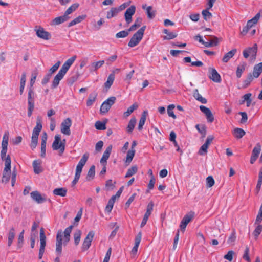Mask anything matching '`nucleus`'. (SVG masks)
<instances>
[{
	"label": "nucleus",
	"mask_w": 262,
	"mask_h": 262,
	"mask_svg": "<svg viewBox=\"0 0 262 262\" xmlns=\"http://www.w3.org/2000/svg\"><path fill=\"white\" fill-rule=\"evenodd\" d=\"M67 189L66 188H56L53 190V194L61 196H65L67 195Z\"/></svg>",
	"instance_id": "c9c22d12"
},
{
	"label": "nucleus",
	"mask_w": 262,
	"mask_h": 262,
	"mask_svg": "<svg viewBox=\"0 0 262 262\" xmlns=\"http://www.w3.org/2000/svg\"><path fill=\"white\" fill-rule=\"evenodd\" d=\"M145 29L146 26H144L133 35L128 42V45L129 47H134L139 43L143 38Z\"/></svg>",
	"instance_id": "f03ea898"
},
{
	"label": "nucleus",
	"mask_w": 262,
	"mask_h": 262,
	"mask_svg": "<svg viewBox=\"0 0 262 262\" xmlns=\"http://www.w3.org/2000/svg\"><path fill=\"white\" fill-rule=\"evenodd\" d=\"M195 128L203 136V137L205 136L206 130V127L204 125H202L200 126L199 124H196L195 125Z\"/></svg>",
	"instance_id": "603ef678"
},
{
	"label": "nucleus",
	"mask_w": 262,
	"mask_h": 262,
	"mask_svg": "<svg viewBox=\"0 0 262 262\" xmlns=\"http://www.w3.org/2000/svg\"><path fill=\"white\" fill-rule=\"evenodd\" d=\"M129 32L128 30L127 31L123 30L120 31L116 34V37L117 38H124L128 35Z\"/></svg>",
	"instance_id": "bf43d9fd"
},
{
	"label": "nucleus",
	"mask_w": 262,
	"mask_h": 262,
	"mask_svg": "<svg viewBox=\"0 0 262 262\" xmlns=\"http://www.w3.org/2000/svg\"><path fill=\"white\" fill-rule=\"evenodd\" d=\"M63 233L62 231H59L56 235V253L57 256H60L62 253V241Z\"/></svg>",
	"instance_id": "1a4fd4ad"
},
{
	"label": "nucleus",
	"mask_w": 262,
	"mask_h": 262,
	"mask_svg": "<svg viewBox=\"0 0 262 262\" xmlns=\"http://www.w3.org/2000/svg\"><path fill=\"white\" fill-rule=\"evenodd\" d=\"M254 79V77L252 76L251 73H249L246 79H245L243 82V84L242 86V89H246L249 86L251 82Z\"/></svg>",
	"instance_id": "7c9ffc66"
},
{
	"label": "nucleus",
	"mask_w": 262,
	"mask_h": 262,
	"mask_svg": "<svg viewBox=\"0 0 262 262\" xmlns=\"http://www.w3.org/2000/svg\"><path fill=\"white\" fill-rule=\"evenodd\" d=\"M95 233L93 231H90L85 238L82 246V250L85 251L89 249L91 245L92 241L94 238Z\"/></svg>",
	"instance_id": "0eeeda50"
},
{
	"label": "nucleus",
	"mask_w": 262,
	"mask_h": 262,
	"mask_svg": "<svg viewBox=\"0 0 262 262\" xmlns=\"http://www.w3.org/2000/svg\"><path fill=\"white\" fill-rule=\"evenodd\" d=\"M135 149H130L127 151L125 161L126 163L129 164L131 162L135 156Z\"/></svg>",
	"instance_id": "a18cd8bd"
},
{
	"label": "nucleus",
	"mask_w": 262,
	"mask_h": 262,
	"mask_svg": "<svg viewBox=\"0 0 262 262\" xmlns=\"http://www.w3.org/2000/svg\"><path fill=\"white\" fill-rule=\"evenodd\" d=\"M208 148V147L205 145L203 144L199 149V154L202 156H204L207 152Z\"/></svg>",
	"instance_id": "338daca9"
},
{
	"label": "nucleus",
	"mask_w": 262,
	"mask_h": 262,
	"mask_svg": "<svg viewBox=\"0 0 262 262\" xmlns=\"http://www.w3.org/2000/svg\"><path fill=\"white\" fill-rule=\"evenodd\" d=\"M86 17V15H82L79 16L78 17L75 18L72 21L70 22L68 24V27H70L71 26H73L75 25H76L78 23H81L82 21H83L85 18Z\"/></svg>",
	"instance_id": "2f4dec72"
},
{
	"label": "nucleus",
	"mask_w": 262,
	"mask_h": 262,
	"mask_svg": "<svg viewBox=\"0 0 262 262\" xmlns=\"http://www.w3.org/2000/svg\"><path fill=\"white\" fill-rule=\"evenodd\" d=\"M138 171V167L136 165L132 166L129 168L125 176V178H129L135 174Z\"/></svg>",
	"instance_id": "79ce46f5"
},
{
	"label": "nucleus",
	"mask_w": 262,
	"mask_h": 262,
	"mask_svg": "<svg viewBox=\"0 0 262 262\" xmlns=\"http://www.w3.org/2000/svg\"><path fill=\"white\" fill-rule=\"evenodd\" d=\"M245 134V132L240 128H235L233 132V135L237 139L242 138Z\"/></svg>",
	"instance_id": "473e14b6"
},
{
	"label": "nucleus",
	"mask_w": 262,
	"mask_h": 262,
	"mask_svg": "<svg viewBox=\"0 0 262 262\" xmlns=\"http://www.w3.org/2000/svg\"><path fill=\"white\" fill-rule=\"evenodd\" d=\"M66 140L61 141V137L59 135L55 136L54 141L52 144V148L54 150H59V154L61 155L65 149Z\"/></svg>",
	"instance_id": "20e7f679"
},
{
	"label": "nucleus",
	"mask_w": 262,
	"mask_h": 262,
	"mask_svg": "<svg viewBox=\"0 0 262 262\" xmlns=\"http://www.w3.org/2000/svg\"><path fill=\"white\" fill-rule=\"evenodd\" d=\"M15 229L12 227L9 231L8 233V246L10 247L13 242L15 236Z\"/></svg>",
	"instance_id": "a878e982"
},
{
	"label": "nucleus",
	"mask_w": 262,
	"mask_h": 262,
	"mask_svg": "<svg viewBox=\"0 0 262 262\" xmlns=\"http://www.w3.org/2000/svg\"><path fill=\"white\" fill-rule=\"evenodd\" d=\"M262 73V62L254 66L252 74L254 78H258Z\"/></svg>",
	"instance_id": "4be33fe9"
},
{
	"label": "nucleus",
	"mask_w": 262,
	"mask_h": 262,
	"mask_svg": "<svg viewBox=\"0 0 262 262\" xmlns=\"http://www.w3.org/2000/svg\"><path fill=\"white\" fill-rule=\"evenodd\" d=\"M148 114L147 111H144L141 115V117L140 119L139 122L138 124V129L139 130H141L143 128V126L145 124L146 116Z\"/></svg>",
	"instance_id": "cd10ccee"
},
{
	"label": "nucleus",
	"mask_w": 262,
	"mask_h": 262,
	"mask_svg": "<svg viewBox=\"0 0 262 262\" xmlns=\"http://www.w3.org/2000/svg\"><path fill=\"white\" fill-rule=\"evenodd\" d=\"M218 44V38L214 36L213 38L208 41H205L204 46L206 47H210L213 46H216Z\"/></svg>",
	"instance_id": "c03bdc74"
},
{
	"label": "nucleus",
	"mask_w": 262,
	"mask_h": 262,
	"mask_svg": "<svg viewBox=\"0 0 262 262\" xmlns=\"http://www.w3.org/2000/svg\"><path fill=\"white\" fill-rule=\"evenodd\" d=\"M117 58V55H113L111 56V57L107 58L106 59V63L107 65L111 64L113 62H114Z\"/></svg>",
	"instance_id": "69168bd1"
},
{
	"label": "nucleus",
	"mask_w": 262,
	"mask_h": 262,
	"mask_svg": "<svg viewBox=\"0 0 262 262\" xmlns=\"http://www.w3.org/2000/svg\"><path fill=\"white\" fill-rule=\"evenodd\" d=\"M60 64V62H57L53 66H52L49 70L48 74L52 76V74L55 73L59 68Z\"/></svg>",
	"instance_id": "4d7b16f0"
},
{
	"label": "nucleus",
	"mask_w": 262,
	"mask_h": 262,
	"mask_svg": "<svg viewBox=\"0 0 262 262\" xmlns=\"http://www.w3.org/2000/svg\"><path fill=\"white\" fill-rule=\"evenodd\" d=\"M138 107V105L135 103L133 105H132L129 107H128L126 112H125L123 114V115L125 117H128L133 111L137 109Z\"/></svg>",
	"instance_id": "a19ab883"
},
{
	"label": "nucleus",
	"mask_w": 262,
	"mask_h": 262,
	"mask_svg": "<svg viewBox=\"0 0 262 262\" xmlns=\"http://www.w3.org/2000/svg\"><path fill=\"white\" fill-rule=\"evenodd\" d=\"M209 71L210 73V75L209 76V77L210 79H211L214 82L218 83L221 81L222 80L221 76L214 68L210 69Z\"/></svg>",
	"instance_id": "dca6fc26"
},
{
	"label": "nucleus",
	"mask_w": 262,
	"mask_h": 262,
	"mask_svg": "<svg viewBox=\"0 0 262 262\" xmlns=\"http://www.w3.org/2000/svg\"><path fill=\"white\" fill-rule=\"evenodd\" d=\"M116 100V98L115 97L112 96L108 98L107 100L104 101V102L111 107L115 103Z\"/></svg>",
	"instance_id": "774afa93"
},
{
	"label": "nucleus",
	"mask_w": 262,
	"mask_h": 262,
	"mask_svg": "<svg viewBox=\"0 0 262 262\" xmlns=\"http://www.w3.org/2000/svg\"><path fill=\"white\" fill-rule=\"evenodd\" d=\"M115 79V71H113L108 76L107 81L104 83V86L106 89H108L113 84Z\"/></svg>",
	"instance_id": "c85d7f7f"
},
{
	"label": "nucleus",
	"mask_w": 262,
	"mask_h": 262,
	"mask_svg": "<svg viewBox=\"0 0 262 262\" xmlns=\"http://www.w3.org/2000/svg\"><path fill=\"white\" fill-rule=\"evenodd\" d=\"M32 166L35 174H39L42 171V168L41 167V161L40 160H34L33 162Z\"/></svg>",
	"instance_id": "5701e85b"
},
{
	"label": "nucleus",
	"mask_w": 262,
	"mask_h": 262,
	"mask_svg": "<svg viewBox=\"0 0 262 262\" xmlns=\"http://www.w3.org/2000/svg\"><path fill=\"white\" fill-rule=\"evenodd\" d=\"M246 63L243 62L242 64L239 65L236 70V75L237 78H240L242 73L245 70Z\"/></svg>",
	"instance_id": "49530a36"
},
{
	"label": "nucleus",
	"mask_w": 262,
	"mask_h": 262,
	"mask_svg": "<svg viewBox=\"0 0 262 262\" xmlns=\"http://www.w3.org/2000/svg\"><path fill=\"white\" fill-rule=\"evenodd\" d=\"M251 96H252V94L250 93H247V94H245L244 95H243L242 97V100L241 101L240 104H243L245 102L251 100L252 99L251 98Z\"/></svg>",
	"instance_id": "052dcab7"
},
{
	"label": "nucleus",
	"mask_w": 262,
	"mask_h": 262,
	"mask_svg": "<svg viewBox=\"0 0 262 262\" xmlns=\"http://www.w3.org/2000/svg\"><path fill=\"white\" fill-rule=\"evenodd\" d=\"M175 105L174 104H170L168 106L167 113L169 117L174 119L176 118V116L173 113V110L174 108Z\"/></svg>",
	"instance_id": "8fccbe9b"
},
{
	"label": "nucleus",
	"mask_w": 262,
	"mask_h": 262,
	"mask_svg": "<svg viewBox=\"0 0 262 262\" xmlns=\"http://www.w3.org/2000/svg\"><path fill=\"white\" fill-rule=\"evenodd\" d=\"M72 125L71 120L68 118L64 120L61 124V132L62 134L69 136L71 134L70 127Z\"/></svg>",
	"instance_id": "6e6552de"
},
{
	"label": "nucleus",
	"mask_w": 262,
	"mask_h": 262,
	"mask_svg": "<svg viewBox=\"0 0 262 262\" xmlns=\"http://www.w3.org/2000/svg\"><path fill=\"white\" fill-rule=\"evenodd\" d=\"M202 15L205 20H207L212 17V14L209 11V9L203 10L202 12Z\"/></svg>",
	"instance_id": "6e6d98bb"
},
{
	"label": "nucleus",
	"mask_w": 262,
	"mask_h": 262,
	"mask_svg": "<svg viewBox=\"0 0 262 262\" xmlns=\"http://www.w3.org/2000/svg\"><path fill=\"white\" fill-rule=\"evenodd\" d=\"M97 96V93L94 92L89 95V98L86 101V105L88 107L92 106L93 103L96 101Z\"/></svg>",
	"instance_id": "c756f323"
},
{
	"label": "nucleus",
	"mask_w": 262,
	"mask_h": 262,
	"mask_svg": "<svg viewBox=\"0 0 262 262\" xmlns=\"http://www.w3.org/2000/svg\"><path fill=\"white\" fill-rule=\"evenodd\" d=\"M237 50L233 49L225 54L222 58V61L224 62H228L231 58H232L234 55L236 54Z\"/></svg>",
	"instance_id": "393cba45"
},
{
	"label": "nucleus",
	"mask_w": 262,
	"mask_h": 262,
	"mask_svg": "<svg viewBox=\"0 0 262 262\" xmlns=\"http://www.w3.org/2000/svg\"><path fill=\"white\" fill-rule=\"evenodd\" d=\"M214 180L212 176H209L206 178V186L207 187H211L214 185Z\"/></svg>",
	"instance_id": "e2e57ef3"
},
{
	"label": "nucleus",
	"mask_w": 262,
	"mask_h": 262,
	"mask_svg": "<svg viewBox=\"0 0 262 262\" xmlns=\"http://www.w3.org/2000/svg\"><path fill=\"white\" fill-rule=\"evenodd\" d=\"M163 33L167 34V36H165L163 37L164 40H170L176 38L177 36V34L174 32H169L167 29H164Z\"/></svg>",
	"instance_id": "4c0bfd02"
},
{
	"label": "nucleus",
	"mask_w": 262,
	"mask_h": 262,
	"mask_svg": "<svg viewBox=\"0 0 262 262\" xmlns=\"http://www.w3.org/2000/svg\"><path fill=\"white\" fill-rule=\"evenodd\" d=\"M79 6V4L78 3H74L70 7L68 8V9L65 11L64 14L67 16H69V15L71 14L72 12L75 11Z\"/></svg>",
	"instance_id": "ea45409f"
},
{
	"label": "nucleus",
	"mask_w": 262,
	"mask_h": 262,
	"mask_svg": "<svg viewBox=\"0 0 262 262\" xmlns=\"http://www.w3.org/2000/svg\"><path fill=\"white\" fill-rule=\"evenodd\" d=\"M81 235V231L80 230H77L74 234V243L76 245L79 244Z\"/></svg>",
	"instance_id": "09e8293b"
},
{
	"label": "nucleus",
	"mask_w": 262,
	"mask_h": 262,
	"mask_svg": "<svg viewBox=\"0 0 262 262\" xmlns=\"http://www.w3.org/2000/svg\"><path fill=\"white\" fill-rule=\"evenodd\" d=\"M104 63V60H100L97 62H93L91 65L89 67V70L91 72H94L97 70L99 68L101 67Z\"/></svg>",
	"instance_id": "b1692460"
},
{
	"label": "nucleus",
	"mask_w": 262,
	"mask_h": 262,
	"mask_svg": "<svg viewBox=\"0 0 262 262\" xmlns=\"http://www.w3.org/2000/svg\"><path fill=\"white\" fill-rule=\"evenodd\" d=\"M142 8L146 10L147 17L150 19H153L156 14V11L153 10L152 7L151 6H147L146 4L142 5Z\"/></svg>",
	"instance_id": "2eb2a0df"
},
{
	"label": "nucleus",
	"mask_w": 262,
	"mask_h": 262,
	"mask_svg": "<svg viewBox=\"0 0 262 262\" xmlns=\"http://www.w3.org/2000/svg\"><path fill=\"white\" fill-rule=\"evenodd\" d=\"M119 12L117 9V8L113 7L111 9L110 11L107 12L106 17L108 19H110L116 16Z\"/></svg>",
	"instance_id": "37998d69"
},
{
	"label": "nucleus",
	"mask_w": 262,
	"mask_h": 262,
	"mask_svg": "<svg viewBox=\"0 0 262 262\" xmlns=\"http://www.w3.org/2000/svg\"><path fill=\"white\" fill-rule=\"evenodd\" d=\"M258 47L256 43H254L252 47H248L243 52V56L247 59L250 55L252 60H255L256 58Z\"/></svg>",
	"instance_id": "39448f33"
},
{
	"label": "nucleus",
	"mask_w": 262,
	"mask_h": 262,
	"mask_svg": "<svg viewBox=\"0 0 262 262\" xmlns=\"http://www.w3.org/2000/svg\"><path fill=\"white\" fill-rule=\"evenodd\" d=\"M42 125L41 124V120L39 117H37V121H36V125L34 128L33 133H32V136H35L37 137H38V136L39 135V133L42 129Z\"/></svg>",
	"instance_id": "a211bd4d"
},
{
	"label": "nucleus",
	"mask_w": 262,
	"mask_h": 262,
	"mask_svg": "<svg viewBox=\"0 0 262 262\" xmlns=\"http://www.w3.org/2000/svg\"><path fill=\"white\" fill-rule=\"evenodd\" d=\"M95 127L98 130H104L106 129L105 123L98 121L95 123Z\"/></svg>",
	"instance_id": "864d4df0"
},
{
	"label": "nucleus",
	"mask_w": 262,
	"mask_h": 262,
	"mask_svg": "<svg viewBox=\"0 0 262 262\" xmlns=\"http://www.w3.org/2000/svg\"><path fill=\"white\" fill-rule=\"evenodd\" d=\"M193 97L198 101H200L203 104H206L207 102V100L203 98L199 93L198 89H195L193 92Z\"/></svg>",
	"instance_id": "72a5a7b5"
},
{
	"label": "nucleus",
	"mask_w": 262,
	"mask_h": 262,
	"mask_svg": "<svg viewBox=\"0 0 262 262\" xmlns=\"http://www.w3.org/2000/svg\"><path fill=\"white\" fill-rule=\"evenodd\" d=\"M262 231V225H258L253 231V234L255 237H257Z\"/></svg>",
	"instance_id": "0e129e2a"
},
{
	"label": "nucleus",
	"mask_w": 262,
	"mask_h": 262,
	"mask_svg": "<svg viewBox=\"0 0 262 262\" xmlns=\"http://www.w3.org/2000/svg\"><path fill=\"white\" fill-rule=\"evenodd\" d=\"M200 109L202 112L205 114L207 121L212 122L214 121V117L210 110L204 105H201Z\"/></svg>",
	"instance_id": "4468645a"
},
{
	"label": "nucleus",
	"mask_w": 262,
	"mask_h": 262,
	"mask_svg": "<svg viewBox=\"0 0 262 262\" xmlns=\"http://www.w3.org/2000/svg\"><path fill=\"white\" fill-rule=\"evenodd\" d=\"M89 158V154H84L79 161L76 168L75 174L81 175L83 167Z\"/></svg>",
	"instance_id": "9d476101"
},
{
	"label": "nucleus",
	"mask_w": 262,
	"mask_h": 262,
	"mask_svg": "<svg viewBox=\"0 0 262 262\" xmlns=\"http://www.w3.org/2000/svg\"><path fill=\"white\" fill-rule=\"evenodd\" d=\"M194 213L193 212H190L186 214L183 219L182 220L184 222H186V224H188L194 217Z\"/></svg>",
	"instance_id": "de8ad7c7"
},
{
	"label": "nucleus",
	"mask_w": 262,
	"mask_h": 262,
	"mask_svg": "<svg viewBox=\"0 0 262 262\" xmlns=\"http://www.w3.org/2000/svg\"><path fill=\"white\" fill-rule=\"evenodd\" d=\"M70 18L69 16H67L64 14L60 16L55 18L52 21V24L54 25H58L65 21H67Z\"/></svg>",
	"instance_id": "aec40b11"
},
{
	"label": "nucleus",
	"mask_w": 262,
	"mask_h": 262,
	"mask_svg": "<svg viewBox=\"0 0 262 262\" xmlns=\"http://www.w3.org/2000/svg\"><path fill=\"white\" fill-rule=\"evenodd\" d=\"M38 137L35 136H32L31 138V142L30 145L31 148L32 150H34L37 146L38 143Z\"/></svg>",
	"instance_id": "5fc2aeb1"
},
{
	"label": "nucleus",
	"mask_w": 262,
	"mask_h": 262,
	"mask_svg": "<svg viewBox=\"0 0 262 262\" xmlns=\"http://www.w3.org/2000/svg\"><path fill=\"white\" fill-rule=\"evenodd\" d=\"M111 106H110L106 103H105L104 101L103 102V103L101 104L100 107V112L102 114H105L111 108Z\"/></svg>",
	"instance_id": "3c124183"
},
{
	"label": "nucleus",
	"mask_w": 262,
	"mask_h": 262,
	"mask_svg": "<svg viewBox=\"0 0 262 262\" xmlns=\"http://www.w3.org/2000/svg\"><path fill=\"white\" fill-rule=\"evenodd\" d=\"M35 94L34 91L30 89L28 92L27 102H28V112L27 115L29 117L32 116L33 111L35 107Z\"/></svg>",
	"instance_id": "7ed1b4c3"
},
{
	"label": "nucleus",
	"mask_w": 262,
	"mask_h": 262,
	"mask_svg": "<svg viewBox=\"0 0 262 262\" xmlns=\"http://www.w3.org/2000/svg\"><path fill=\"white\" fill-rule=\"evenodd\" d=\"M95 175V166L94 165H92L90 168L87 176L86 177L87 181H91L92 179H94Z\"/></svg>",
	"instance_id": "e433bc0d"
},
{
	"label": "nucleus",
	"mask_w": 262,
	"mask_h": 262,
	"mask_svg": "<svg viewBox=\"0 0 262 262\" xmlns=\"http://www.w3.org/2000/svg\"><path fill=\"white\" fill-rule=\"evenodd\" d=\"M115 201V200H113L111 198L109 200L108 204L105 208L106 211L110 212L112 211Z\"/></svg>",
	"instance_id": "13d9d810"
},
{
	"label": "nucleus",
	"mask_w": 262,
	"mask_h": 262,
	"mask_svg": "<svg viewBox=\"0 0 262 262\" xmlns=\"http://www.w3.org/2000/svg\"><path fill=\"white\" fill-rule=\"evenodd\" d=\"M5 168L3 173V181H8L10 178V173L11 171V158L9 155L5 158Z\"/></svg>",
	"instance_id": "423d86ee"
},
{
	"label": "nucleus",
	"mask_w": 262,
	"mask_h": 262,
	"mask_svg": "<svg viewBox=\"0 0 262 262\" xmlns=\"http://www.w3.org/2000/svg\"><path fill=\"white\" fill-rule=\"evenodd\" d=\"M142 238V233L140 232L136 235L135 239V245L133 247L132 252L133 254L136 253L138 251V248L139 247V244L140 243L141 240Z\"/></svg>",
	"instance_id": "412c9836"
},
{
	"label": "nucleus",
	"mask_w": 262,
	"mask_h": 262,
	"mask_svg": "<svg viewBox=\"0 0 262 262\" xmlns=\"http://www.w3.org/2000/svg\"><path fill=\"white\" fill-rule=\"evenodd\" d=\"M31 196L38 203H42L46 201V198L37 191L32 192L31 193Z\"/></svg>",
	"instance_id": "6ab92c4d"
},
{
	"label": "nucleus",
	"mask_w": 262,
	"mask_h": 262,
	"mask_svg": "<svg viewBox=\"0 0 262 262\" xmlns=\"http://www.w3.org/2000/svg\"><path fill=\"white\" fill-rule=\"evenodd\" d=\"M112 149V146L111 145H109L105 149L104 152L103 156L100 160V163L102 165H106L107 160L109 158L110 154L111 153Z\"/></svg>",
	"instance_id": "f3484780"
},
{
	"label": "nucleus",
	"mask_w": 262,
	"mask_h": 262,
	"mask_svg": "<svg viewBox=\"0 0 262 262\" xmlns=\"http://www.w3.org/2000/svg\"><path fill=\"white\" fill-rule=\"evenodd\" d=\"M260 17V12H258L256 15L252 19L249 20L246 25L250 28H252L254 25H256L259 20Z\"/></svg>",
	"instance_id": "bb28decb"
},
{
	"label": "nucleus",
	"mask_w": 262,
	"mask_h": 262,
	"mask_svg": "<svg viewBox=\"0 0 262 262\" xmlns=\"http://www.w3.org/2000/svg\"><path fill=\"white\" fill-rule=\"evenodd\" d=\"M249 248L247 246L244 251V253L243 256V258L244 260L248 262H250V258L249 257Z\"/></svg>",
	"instance_id": "680f3d73"
},
{
	"label": "nucleus",
	"mask_w": 262,
	"mask_h": 262,
	"mask_svg": "<svg viewBox=\"0 0 262 262\" xmlns=\"http://www.w3.org/2000/svg\"><path fill=\"white\" fill-rule=\"evenodd\" d=\"M36 34L37 37L44 40H49L51 38V34L41 27L36 30Z\"/></svg>",
	"instance_id": "f8f14e48"
},
{
	"label": "nucleus",
	"mask_w": 262,
	"mask_h": 262,
	"mask_svg": "<svg viewBox=\"0 0 262 262\" xmlns=\"http://www.w3.org/2000/svg\"><path fill=\"white\" fill-rule=\"evenodd\" d=\"M136 12V7L135 5H132L126 10L124 17L127 24H129L132 21V16Z\"/></svg>",
	"instance_id": "9b49d317"
},
{
	"label": "nucleus",
	"mask_w": 262,
	"mask_h": 262,
	"mask_svg": "<svg viewBox=\"0 0 262 262\" xmlns=\"http://www.w3.org/2000/svg\"><path fill=\"white\" fill-rule=\"evenodd\" d=\"M76 59V56L74 55L72 57L68 59L62 65V67L59 71L57 74L54 77L53 80L51 88H56L59 85V82L62 79L70 67Z\"/></svg>",
	"instance_id": "f257e3e1"
},
{
	"label": "nucleus",
	"mask_w": 262,
	"mask_h": 262,
	"mask_svg": "<svg viewBox=\"0 0 262 262\" xmlns=\"http://www.w3.org/2000/svg\"><path fill=\"white\" fill-rule=\"evenodd\" d=\"M142 19L141 17L136 18L135 23L128 29V31H133L139 28L142 23Z\"/></svg>",
	"instance_id": "58836bf2"
},
{
	"label": "nucleus",
	"mask_w": 262,
	"mask_h": 262,
	"mask_svg": "<svg viewBox=\"0 0 262 262\" xmlns=\"http://www.w3.org/2000/svg\"><path fill=\"white\" fill-rule=\"evenodd\" d=\"M260 151L261 145L260 143H258L256 144V145L252 150L250 160L251 164H253L256 161V160H257V158L259 156Z\"/></svg>",
	"instance_id": "ddd939ff"
},
{
	"label": "nucleus",
	"mask_w": 262,
	"mask_h": 262,
	"mask_svg": "<svg viewBox=\"0 0 262 262\" xmlns=\"http://www.w3.org/2000/svg\"><path fill=\"white\" fill-rule=\"evenodd\" d=\"M136 119L135 117L130 119L126 127V131L127 133H130L133 131L136 123Z\"/></svg>",
	"instance_id": "f704fd0d"
}]
</instances>
